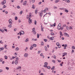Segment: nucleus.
I'll list each match as a JSON object with an SVG mask.
<instances>
[{"label":"nucleus","instance_id":"nucleus-50","mask_svg":"<svg viewBox=\"0 0 75 75\" xmlns=\"http://www.w3.org/2000/svg\"><path fill=\"white\" fill-rule=\"evenodd\" d=\"M72 48V49H75V47L74 46H72V47H71Z\"/></svg>","mask_w":75,"mask_h":75},{"label":"nucleus","instance_id":"nucleus-40","mask_svg":"<svg viewBox=\"0 0 75 75\" xmlns=\"http://www.w3.org/2000/svg\"><path fill=\"white\" fill-rule=\"evenodd\" d=\"M66 28L67 30H69V28L68 26L66 27Z\"/></svg>","mask_w":75,"mask_h":75},{"label":"nucleus","instance_id":"nucleus-10","mask_svg":"<svg viewBox=\"0 0 75 75\" xmlns=\"http://www.w3.org/2000/svg\"><path fill=\"white\" fill-rule=\"evenodd\" d=\"M27 4V1H25L23 2V5L25 6Z\"/></svg>","mask_w":75,"mask_h":75},{"label":"nucleus","instance_id":"nucleus-20","mask_svg":"<svg viewBox=\"0 0 75 75\" xmlns=\"http://www.w3.org/2000/svg\"><path fill=\"white\" fill-rule=\"evenodd\" d=\"M66 36L67 37H69V35L67 34V33H66Z\"/></svg>","mask_w":75,"mask_h":75},{"label":"nucleus","instance_id":"nucleus-21","mask_svg":"<svg viewBox=\"0 0 75 75\" xmlns=\"http://www.w3.org/2000/svg\"><path fill=\"white\" fill-rule=\"evenodd\" d=\"M59 0H56L55 1V3H58V2H59Z\"/></svg>","mask_w":75,"mask_h":75},{"label":"nucleus","instance_id":"nucleus-29","mask_svg":"<svg viewBox=\"0 0 75 75\" xmlns=\"http://www.w3.org/2000/svg\"><path fill=\"white\" fill-rule=\"evenodd\" d=\"M46 11H48V8H45V9Z\"/></svg>","mask_w":75,"mask_h":75},{"label":"nucleus","instance_id":"nucleus-42","mask_svg":"<svg viewBox=\"0 0 75 75\" xmlns=\"http://www.w3.org/2000/svg\"><path fill=\"white\" fill-rule=\"evenodd\" d=\"M47 65H44V67H45V68H47V67L48 66H47Z\"/></svg>","mask_w":75,"mask_h":75},{"label":"nucleus","instance_id":"nucleus-19","mask_svg":"<svg viewBox=\"0 0 75 75\" xmlns=\"http://www.w3.org/2000/svg\"><path fill=\"white\" fill-rule=\"evenodd\" d=\"M7 45H5L4 46V48H5V49H7Z\"/></svg>","mask_w":75,"mask_h":75},{"label":"nucleus","instance_id":"nucleus-6","mask_svg":"<svg viewBox=\"0 0 75 75\" xmlns=\"http://www.w3.org/2000/svg\"><path fill=\"white\" fill-rule=\"evenodd\" d=\"M28 54L27 53H25L24 55V57H28Z\"/></svg>","mask_w":75,"mask_h":75},{"label":"nucleus","instance_id":"nucleus-17","mask_svg":"<svg viewBox=\"0 0 75 75\" xmlns=\"http://www.w3.org/2000/svg\"><path fill=\"white\" fill-rule=\"evenodd\" d=\"M1 50H4V48L3 47L0 48V51H1Z\"/></svg>","mask_w":75,"mask_h":75},{"label":"nucleus","instance_id":"nucleus-24","mask_svg":"<svg viewBox=\"0 0 75 75\" xmlns=\"http://www.w3.org/2000/svg\"><path fill=\"white\" fill-rule=\"evenodd\" d=\"M3 59L2 58L0 59V62H2L3 61Z\"/></svg>","mask_w":75,"mask_h":75},{"label":"nucleus","instance_id":"nucleus-4","mask_svg":"<svg viewBox=\"0 0 75 75\" xmlns=\"http://www.w3.org/2000/svg\"><path fill=\"white\" fill-rule=\"evenodd\" d=\"M28 21L29 24H31L32 23V19H30V18H29Z\"/></svg>","mask_w":75,"mask_h":75},{"label":"nucleus","instance_id":"nucleus-1","mask_svg":"<svg viewBox=\"0 0 75 75\" xmlns=\"http://www.w3.org/2000/svg\"><path fill=\"white\" fill-rule=\"evenodd\" d=\"M57 29H58V30H63L64 28H61V24L59 23L57 26Z\"/></svg>","mask_w":75,"mask_h":75},{"label":"nucleus","instance_id":"nucleus-35","mask_svg":"<svg viewBox=\"0 0 75 75\" xmlns=\"http://www.w3.org/2000/svg\"><path fill=\"white\" fill-rule=\"evenodd\" d=\"M6 69H7L8 70H9V68H8V67H6Z\"/></svg>","mask_w":75,"mask_h":75},{"label":"nucleus","instance_id":"nucleus-7","mask_svg":"<svg viewBox=\"0 0 75 75\" xmlns=\"http://www.w3.org/2000/svg\"><path fill=\"white\" fill-rule=\"evenodd\" d=\"M21 69V67L18 66L16 68L17 69Z\"/></svg>","mask_w":75,"mask_h":75},{"label":"nucleus","instance_id":"nucleus-12","mask_svg":"<svg viewBox=\"0 0 75 75\" xmlns=\"http://www.w3.org/2000/svg\"><path fill=\"white\" fill-rule=\"evenodd\" d=\"M27 41H29V39H28V38H27L25 40V42H27Z\"/></svg>","mask_w":75,"mask_h":75},{"label":"nucleus","instance_id":"nucleus-11","mask_svg":"<svg viewBox=\"0 0 75 75\" xmlns=\"http://www.w3.org/2000/svg\"><path fill=\"white\" fill-rule=\"evenodd\" d=\"M32 7L33 9H35V5H33Z\"/></svg>","mask_w":75,"mask_h":75},{"label":"nucleus","instance_id":"nucleus-34","mask_svg":"<svg viewBox=\"0 0 75 75\" xmlns=\"http://www.w3.org/2000/svg\"><path fill=\"white\" fill-rule=\"evenodd\" d=\"M63 55L62 56V57H64L65 56V55H66V53H64L63 54Z\"/></svg>","mask_w":75,"mask_h":75},{"label":"nucleus","instance_id":"nucleus-36","mask_svg":"<svg viewBox=\"0 0 75 75\" xmlns=\"http://www.w3.org/2000/svg\"><path fill=\"white\" fill-rule=\"evenodd\" d=\"M33 46L34 47H37V45L36 44H33Z\"/></svg>","mask_w":75,"mask_h":75},{"label":"nucleus","instance_id":"nucleus-43","mask_svg":"<svg viewBox=\"0 0 75 75\" xmlns=\"http://www.w3.org/2000/svg\"><path fill=\"white\" fill-rule=\"evenodd\" d=\"M50 39L51 40H52V41L53 40V39L52 38V37H51V38H50Z\"/></svg>","mask_w":75,"mask_h":75},{"label":"nucleus","instance_id":"nucleus-53","mask_svg":"<svg viewBox=\"0 0 75 75\" xmlns=\"http://www.w3.org/2000/svg\"><path fill=\"white\" fill-rule=\"evenodd\" d=\"M44 41L45 42H47V40L46 39H44Z\"/></svg>","mask_w":75,"mask_h":75},{"label":"nucleus","instance_id":"nucleus-16","mask_svg":"<svg viewBox=\"0 0 75 75\" xmlns=\"http://www.w3.org/2000/svg\"><path fill=\"white\" fill-rule=\"evenodd\" d=\"M35 12L36 14H37V13H38V10H35Z\"/></svg>","mask_w":75,"mask_h":75},{"label":"nucleus","instance_id":"nucleus-32","mask_svg":"<svg viewBox=\"0 0 75 75\" xmlns=\"http://www.w3.org/2000/svg\"><path fill=\"white\" fill-rule=\"evenodd\" d=\"M4 58H5V59H7V56H5L4 57Z\"/></svg>","mask_w":75,"mask_h":75},{"label":"nucleus","instance_id":"nucleus-23","mask_svg":"<svg viewBox=\"0 0 75 75\" xmlns=\"http://www.w3.org/2000/svg\"><path fill=\"white\" fill-rule=\"evenodd\" d=\"M45 48L46 51H47V47H45Z\"/></svg>","mask_w":75,"mask_h":75},{"label":"nucleus","instance_id":"nucleus-25","mask_svg":"<svg viewBox=\"0 0 75 75\" xmlns=\"http://www.w3.org/2000/svg\"><path fill=\"white\" fill-rule=\"evenodd\" d=\"M32 40L33 41H37V39H32Z\"/></svg>","mask_w":75,"mask_h":75},{"label":"nucleus","instance_id":"nucleus-59","mask_svg":"<svg viewBox=\"0 0 75 75\" xmlns=\"http://www.w3.org/2000/svg\"><path fill=\"white\" fill-rule=\"evenodd\" d=\"M52 62H54V63H55V61L54 60H53L52 61Z\"/></svg>","mask_w":75,"mask_h":75},{"label":"nucleus","instance_id":"nucleus-48","mask_svg":"<svg viewBox=\"0 0 75 75\" xmlns=\"http://www.w3.org/2000/svg\"><path fill=\"white\" fill-rule=\"evenodd\" d=\"M22 13H23V11H21V12L20 13V14H22Z\"/></svg>","mask_w":75,"mask_h":75},{"label":"nucleus","instance_id":"nucleus-44","mask_svg":"<svg viewBox=\"0 0 75 75\" xmlns=\"http://www.w3.org/2000/svg\"><path fill=\"white\" fill-rule=\"evenodd\" d=\"M32 3H34L35 2V0H32Z\"/></svg>","mask_w":75,"mask_h":75},{"label":"nucleus","instance_id":"nucleus-63","mask_svg":"<svg viewBox=\"0 0 75 75\" xmlns=\"http://www.w3.org/2000/svg\"><path fill=\"white\" fill-rule=\"evenodd\" d=\"M68 11H68V10H66V13H68Z\"/></svg>","mask_w":75,"mask_h":75},{"label":"nucleus","instance_id":"nucleus-14","mask_svg":"<svg viewBox=\"0 0 75 75\" xmlns=\"http://www.w3.org/2000/svg\"><path fill=\"white\" fill-rule=\"evenodd\" d=\"M62 47H64V49H66V45H65L64 46V45H62Z\"/></svg>","mask_w":75,"mask_h":75},{"label":"nucleus","instance_id":"nucleus-33","mask_svg":"<svg viewBox=\"0 0 75 75\" xmlns=\"http://www.w3.org/2000/svg\"><path fill=\"white\" fill-rule=\"evenodd\" d=\"M57 45V46H58V45H59V43L58 42H57L56 44Z\"/></svg>","mask_w":75,"mask_h":75},{"label":"nucleus","instance_id":"nucleus-38","mask_svg":"<svg viewBox=\"0 0 75 75\" xmlns=\"http://www.w3.org/2000/svg\"><path fill=\"white\" fill-rule=\"evenodd\" d=\"M51 34L52 35H54V33H51Z\"/></svg>","mask_w":75,"mask_h":75},{"label":"nucleus","instance_id":"nucleus-26","mask_svg":"<svg viewBox=\"0 0 75 75\" xmlns=\"http://www.w3.org/2000/svg\"><path fill=\"white\" fill-rule=\"evenodd\" d=\"M66 26V25H63V26L62 28H64V27H65Z\"/></svg>","mask_w":75,"mask_h":75},{"label":"nucleus","instance_id":"nucleus-8","mask_svg":"<svg viewBox=\"0 0 75 75\" xmlns=\"http://www.w3.org/2000/svg\"><path fill=\"white\" fill-rule=\"evenodd\" d=\"M56 25V23H54L53 25H52L50 27H55V26Z\"/></svg>","mask_w":75,"mask_h":75},{"label":"nucleus","instance_id":"nucleus-57","mask_svg":"<svg viewBox=\"0 0 75 75\" xmlns=\"http://www.w3.org/2000/svg\"><path fill=\"white\" fill-rule=\"evenodd\" d=\"M16 57H12V59H14V58H16Z\"/></svg>","mask_w":75,"mask_h":75},{"label":"nucleus","instance_id":"nucleus-58","mask_svg":"<svg viewBox=\"0 0 75 75\" xmlns=\"http://www.w3.org/2000/svg\"><path fill=\"white\" fill-rule=\"evenodd\" d=\"M50 66H48L47 67V68L48 69H50Z\"/></svg>","mask_w":75,"mask_h":75},{"label":"nucleus","instance_id":"nucleus-46","mask_svg":"<svg viewBox=\"0 0 75 75\" xmlns=\"http://www.w3.org/2000/svg\"><path fill=\"white\" fill-rule=\"evenodd\" d=\"M17 19H18L17 17L16 16L15 17V20H17Z\"/></svg>","mask_w":75,"mask_h":75},{"label":"nucleus","instance_id":"nucleus-5","mask_svg":"<svg viewBox=\"0 0 75 75\" xmlns=\"http://www.w3.org/2000/svg\"><path fill=\"white\" fill-rule=\"evenodd\" d=\"M9 23L10 24H12V22H11V19H10L9 20Z\"/></svg>","mask_w":75,"mask_h":75},{"label":"nucleus","instance_id":"nucleus-60","mask_svg":"<svg viewBox=\"0 0 75 75\" xmlns=\"http://www.w3.org/2000/svg\"><path fill=\"white\" fill-rule=\"evenodd\" d=\"M40 75H44V74L42 73H41V74H40Z\"/></svg>","mask_w":75,"mask_h":75},{"label":"nucleus","instance_id":"nucleus-56","mask_svg":"<svg viewBox=\"0 0 75 75\" xmlns=\"http://www.w3.org/2000/svg\"><path fill=\"white\" fill-rule=\"evenodd\" d=\"M58 47V48H61V45H59L58 46H57Z\"/></svg>","mask_w":75,"mask_h":75},{"label":"nucleus","instance_id":"nucleus-64","mask_svg":"<svg viewBox=\"0 0 75 75\" xmlns=\"http://www.w3.org/2000/svg\"><path fill=\"white\" fill-rule=\"evenodd\" d=\"M31 17V15H29V18H30Z\"/></svg>","mask_w":75,"mask_h":75},{"label":"nucleus","instance_id":"nucleus-3","mask_svg":"<svg viewBox=\"0 0 75 75\" xmlns=\"http://www.w3.org/2000/svg\"><path fill=\"white\" fill-rule=\"evenodd\" d=\"M1 3L2 5H4L6 3V1L4 0Z\"/></svg>","mask_w":75,"mask_h":75},{"label":"nucleus","instance_id":"nucleus-27","mask_svg":"<svg viewBox=\"0 0 75 75\" xmlns=\"http://www.w3.org/2000/svg\"><path fill=\"white\" fill-rule=\"evenodd\" d=\"M42 14H43V13H42V12H41L40 13V16H41V17H42Z\"/></svg>","mask_w":75,"mask_h":75},{"label":"nucleus","instance_id":"nucleus-2","mask_svg":"<svg viewBox=\"0 0 75 75\" xmlns=\"http://www.w3.org/2000/svg\"><path fill=\"white\" fill-rule=\"evenodd\" d=\"M19 33L20 35H21V34L22 35H24V32L23 30H22L21 31V32H19Z\"/></svg>","mask_w":75,"mask_h":75},{"label":"nucleus","instance_id":"nucleus-22","mask_svg":"<svg viewBox=\"0 0 75 75\" xmlns=\"http://www.w3.org/2000/svg\"><path fill=\"white\" fill-rule=\"evenodd\" d=\"M8 27H9V28H11L12 27V25H11V24H10V25H8Z\"/></svg>","mask_w":75,"mask_h":75},{"label":"nucleus","instance_id":"nucleus-41","mask_svg":"<svg viewBox=\"0 0 75 75\" xmlns=\"http://www.w3.org/2000/svg\"><path fill=\"white\" fill-rule=\"evenodd\" d=\"M54 68H55V67L53 66L52 67V68H51V69L52 70V69H54Z\"/></svg>","mask_w":75,"mask_h":75},{"label":"nucleus","instance_id":"nucleus-15","mask_svg":"<svg viewBox=\"0 0 75 75\" xmlns=\"http://www.w3.org/2000/svg\"><path fill=\"white\" fill-rule=\"evenodd\" d=\"M15 63L16 65H17L18 64V61L17 60L15 61Z\"/></svg>","mask_w":75,"mask_h":75},{"label":"nucleus","instance_id":"nucleus-49","mask_svg":"<svg viewBox=\"0 0 75 75\" xmlns=\"http://www.w3.org/2000/svg\"><path fill=\"white\" fill-rule=\"evenodd\" d=\"M69 29L70 30V29H72V27L71 26H70L69 27Z\"/></svg>","mask_w":75,"mask_h":75},{"label":"nucleus","instance_id":"nucleus-61","mask_svg":"<svg viewBox=\"0 0 75 75\" xmlns=\"http://www.w3.org/2000/svg\"><path fill=\"white\" fill-rule=\"evenodd\" d=\"M17 8H20V6H18L17 7Z\"/></svg>","mask_w":75,"mask_h":75},{"label":"nucleus","instance_id":"nucleus-18","mask_svg":"<svg viewBox=\"0 0 75 75\" xmlns=\"http://www.w3.org/2000/svg\"><path fill=\"white\" fill-rule=\"evenodd\" d=\"M33 46H32L30 47V50H33Z\"/></svg>","mask_w":75,"mask_h":75},{"label":"nucleus","instance_id":"nucleus-39","mask_svg":"<svg viewBox=\"0 0 75 75\" xmlns=\"http://www.w3.org/2000/svg\"><path fill=\"white\" fill-rule=\"evenodd\" d=\"M15 50L16 51H18V48L17 47L16 48Z\"/></svg>","mask_w":75,"mask_h":75},{"label":"nucleus","instance_id":"nucleus-9","mask_svg":"<svg viewBox=\"0 0 75 75\" xmlns=\"http://www.w3.org/2000/svg\"><path fill=\"white\" fill-rule=\"evenodd\" d=\"M41 30L42 31H44V30H43V28H43L42 27V25H41Z\"/></svg>","mask_w":75,"mask_h":75},{"label":"nucleus","instance_id":"nucleus-54","mask_svg":"<svg viewBox=\"0 0 75 75\" xmlns=\"http://www.w3.org/2000/svg\"><path fill=\"white\" fill-rule=\"evenodd\" d=\"M34 30H35V28H33V32H35Z\"/></svg>","mask_w":75,"mask_h":75},{"label":"nucleus","instance_id":"nucleus-28","mask_svg":"<svg viewBox=\"0 0 75 75\" xmlns=\"http://www.w3.org/2000/svg\"><path fill=\"white\" fill-rule=\"evenodd\" d=\"M37 35L38 38H39V37H40V35H39V34H37Z\"/></svg>","mask_w":75,"mask_h":75},{"label":"nucleus","instance_id":"nucleus-13","mask_svg":"<svg viewBox=\"0 0 75 75\" xmlns=\"http://www.w3.org/2000/svg\"><path fill=\"white\" fill-rule=\"evenodd\" d=\"M60 35L61 36H60V38H61V36H62V33L61 32H60Z\"/></svg>","mask_w":75,"mask_h":75},{"label":"nucleus","instance_id":"nucleus-47","mask_svg":"<svg viewBox=\"0 0 75 75\" xmlns=\"http://www.w3.org/2000/svg\"><path fill=\"white\" fill-rule=\"evenodd\" d=\"M60 10H64V8H59Z\"/></svg>","mask_w":75,"mask_h":75},{"label":"nucleus","instance_id":"nucleus-37","mask_svg":"<svg viewBox=\"0 0 75 75\" xmlns=\"http://www.w3.org/2000/svg\"><path fill=\"white\" fill-rule=\"evenodd\" d=\"M34 23L35 25H36L37 24V21H35Z\"/></svg>","mask_w":75,"mask_h":75},{"label":"nucleus","instance_id":"nucleus-55","mask_svg":"<svg viewBox=\"0 0 75 75\" xmlns=\"http://www.w3.org/2000/svg\"><path fill=\"white\" fill-rule=\"evenodd\" d=\"M41 45H44V43H43V42H41Z\"/></svg>","mask_w":75,"mask_h":75},{"label":"nucleus","instance_id":"nucleus-51","mask_svg":"<svg viewBox=\"0 0 75 75\" xmlns=\"http://www.w3.org/2000/svg\"><path fill=\"white\" fill-rule=\"evenodd\" d=\"M6 7H7V6H6V5H4L3 8H6Z\"/></svg>","mask_w":75,"mask_h":75},{"label":"nucleus","instance_id":"nucleus-30","mask_svg":"<svg viewBox=\"0 0 75 75\" xmlns=\"http://www.w3.org/2000/svg\"><path fill=\"white\" fill-rule=\"evenodd\" d=\"M44 64L46 65H48V63L45 62L44 63Z\"/></svg>","mask_w":75,"mask_h":75},{"label":"nucleus","instance_id":"nucleus-52","mask_svg":"<svg viewBox=\"0 0 75 75\" xmlns=\"http://www.w3.org/2000/svg\"><path fill=\"white\" fill-rule=\"evenodd\" d=\"M29 16H28V15L27 16V18L28 19V18H29Z\"/></svg>","mask_w":75,"mask_h":75},{"label":"nucleus","instance_id":"nucleus-31","mask_svg":"<svg viewBox=\"0 0 75 75\" xmlns=\"http://www.w3.org/2000/svg\"><path fill=\"white\" fill-rule=\"evenodd\" d=\"M66 2H67V3H69V2H70V1L69 0H66Z\"/></svg>","mask_w":75,"mask_h":75},{"label":"nucleus","instance_id":"nucleus-45","mask_svg":"<svg viewBox=\"0 0 75 75\" xmlns=\"http://www.w3.org/2000/svg\"><path fill=\"white\" fill-rule=\"evenodd\" d=\"M1 32H2V33H4V30H1Z\"/></svg>","mask_w":75,"mask_h":75},{"label":"nucleus","instance_id":"nucleus-62","mask_svg":"<svg viewBox=\"0 0 75 75\" xmlns=\"http://www.w3.org/2000/svg\"><path fill=\"white\" fill-rule=\"evenodd\" d=\"M40 56H41V57H42V56H43L42 53L41 54H40Z\"/></svg>","mask_w":75,"mask_h":75}]
</instances>
